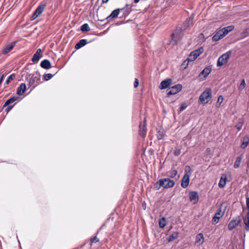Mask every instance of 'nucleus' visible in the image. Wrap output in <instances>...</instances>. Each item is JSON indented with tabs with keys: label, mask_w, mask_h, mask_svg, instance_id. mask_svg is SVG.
Wrapping results in <instances>:
<instances>
[{
	"label": "nucleus",
	"mask_w": 249,
	"mask_h": 249,
	"mask_svg": "<svg viewBox=\"0 0 249 249\" xmlns=\"http://www.w3.org/2000/svg\"><path fill=\"white\" fill-rule=\"evenodd\" d=\"M188 107L187 104L186 103H183L181 104V106L178 111V113H180L181 112L185 110Z\"/></svg>",
	"instance_id": "4c0bfd02"
},
{
	"label": "nucleus",
	"mask_w": 249,
	"mask_h": 249,
	"mask_svg": "<svg viewBox=\"0 0 249 249\" xmlns=\"http://www.w3.org/2000/svg\"><path fill=\"white\" fill-rule=\"evenodd\" d=\"M189 61H191V60H189L188 58L182 63V67L184 69H185L188 66Z\"/></svg>",
	"instance_id": "58836bf2"
},
{
	"label": "nucleus",
	"mask_w": 249,
	"mask_h": 249,
	"mask_svg": "<svg viewBox=\"0 0 249 249\" xmlns=\"http://www.w3.org/2000/svg\"><path fill=\"white\" fill-rule=\"evenodd\" d=\"M212 97V89L210 88H208L201 94L199 98V100L201 103L206 104L211 100Z\"/></svg>",
	"instance_id": "7ed1b4c3"
},
{
	"label": "nucleus",
	"mask_w": 249,
	"mask_h": 249,
	"mask_svg": "<svg viewBox=\"0 0 249 249\" xmlns=\"http://www.w3.org/2000/svg\"><path fill=\"white\" fill-rule=\"evenodd\" d=\"M223 101V97L222 96V95L219 96L217 101L216 103V107L217 108H219L220 107L221 104L222 103Z\"/></svg>",
	"instance_id": "c9c22d12"
},
{
	"label": "nucleus",
	"mask_w": 249,
	"mask_h": 249,
	"mask_svg": "<svg viewBox=\"0 0 249 249\" xmlns=\"http://www.w3.org/2000/svg\"><path fill=\"white\" fill-rule=\"evenodd\" d=\"M172 82V80L171 79H167L161 81L160 84V88L161 89H165L171 85Z\"/></svg>",
	"instance_id": "f3484780"
},
{
	"label": "nucleus",
	"mask_w": 249,
	"mask_h": 249,
	"mask_svg": "<svg viewBox=\"0 0 249 249\" xmlns=\"http://www.w3.org/2000/svg\"><path fill=\"white\" fill-rule=\"evenodd\" d=\"M163 137V135L162 133L161 134L159 133L158 134V135L157 136V138H158V140H160L162 139Z\"/></svg>",
	"instance_id": "de8ad7c7"
},
{
	"label": "nucleus",
	"mask_w": 249,
	"mask_h": 249,
	"mask_svg": "<svg viewBox=\"0 0 249 249\" xmlns=\"http://www.w3.org/2000/svg\"><path fill=\"white\" fill-rule=\"evenodd\" d=\"M245 86H246V83H245V80H244V79H243L241 81V82L240 83V88L243 89L245 88Z\"/></svg>",
	"instance_id": "c03bdc74"
},
{
	"label": "nucleus",
	"mask_w": 249,
	"mask_h": 249,
	"mask_svg": "<svg viewBox=\"0 0 249 249\" xmlns=\"http://www.w3.org/2000/svg\"><path fill=\"white\" fill-rule=\"evenodd\" d=\"M204 241V238L203 233H199L196 235V237L195 244H202Z\"/></svg>",
	"instance_id": "aec40b11"
},
{
	"label": "nucleus",
	"mask_w": 249,
	"mask_h": 249,
	"mask_svg": "<svg viewBox=\"0 0 249 249\" xmlns=\"http://www.w3.org/2000/svg\"><path fill=\"white\" fill-rule=\"evenodd\" d=\"M17 41H14L10 44L6 46L2 50V53L3 54H6L8 53L15 46Z\"/></svg>",
	"instance_id": "2eb2a0df"
},
{
	"label": "nucleus",
	"mask_w": 249,
	"mask_h": 249,
	"mask_svg": "<svg viewBox=\"0 0 249 249\" xmlns=\"http://www.w3.org/2000/svg\"><path fill=\"white\" fill-rule=\"evenodd\" d=\"M147 132V129L146 128V122L144 121V123L142 124V123L140 124L139 125V134L142 138H144Z\"/></svg>",
	"instance_id": "ddd939ff"
},
{
	"label": "nucleus",
	"mask_w": 249,
	"mask_h": 249,
	"mask_svg": "<svg viewBox=\"0 0 249 249\" xmlns=\"http://www.w3.org/2000/svg\"><path fill=\"white\" fill-rule=\"evenodd\" d=\"M87 43V41L86 39H81L78 42L75 46V48L76 49H79L80 48H82V47L84 46Z\"/></svg>",
	"instance_id": "393cba45"
},
{
	"label": "nucleus",
	"mask_w": 249,
	"mask_h": 249,
	"mask_svg": "<svg viewBox=\"0 0 249 249\" xmlns=\"http://www.w3.org/2000/svg\"><path fill=\"white\" fill-rule=\"evenodd\" d=\"M244 223L245 225V230L246 231H249V212H248L244 219Z\"/></svg>",
	"instance_id": "cd10ccee"
},
{
	"label": "nucleus",
	"mask_w": 249,
	"mask_h": 249,
	"mask_svg": "<svg viewBox=\"0 0 249 249\" xmlns=\"http://www.w3.org/2000/svg\"><path fill=\"white\" fill-rule=\"evenodd\" d=\"M41 50L40 49H38L36 53L34 54L32 58V61L34 63H37L38 62L39 60L40 59L41 57Z\"/></svg>",
	"instance_id": "a211bd4d"
},
{
	"label": "nucleus",
	"mask_w": 249,
	"mask_h": 249,
	"mask_svg": "<svg viewBox=\"0 0 249 249\" xmlns=\"http://www.w3.org/2000/svg\"><path fill=\"white\" fill-rule=\"evenodd\" d=\"M40 79V75L38 71H36L34 73L32 77L30 78L29 85L32 86L35 83H38Z\"/></svg>",
	"instance_id": "9d476101"
},
{
	"label": "nucleus",
	"mask_w": 249,
	"mask_h": 249,
	"mask_svg": "<svg viewBox=\"0 0 249 249\" xmlns=\"http://www.w3.org/2000/svg\"><path fill=\"white\" fill-rule=\"evenodd\" d=\"M139 85V80L137 78L135 79V81L134 83V86L135 88H137Z\"/></svg>",
	"instance_id": "a18cd8bd"
},
{
	"label": "nucleus",
	"mask_w": 249,
	"mask_h": 249,
	"mask_svg": "<svg viewBox=\"0 0 249 249\" xmlns=\"http://www.w3.org/2000/svg\"><path fill=\"white\" fill-rule=\"evenodd\" d=\"M202 53L200 49L196 50L191 52L189 56L188 59L191 60V61L195 60Z\"/></svg>",
	"instance_id": "f8f14e48"
},
{
	"label": "nucleus",
	"mask_w": 249,
	"mask_h": 249,
	"mask_svg": "<svg viewBox=\"0 0 249 249\" xmlns=\"http://www.w3.org/2000/svg\"><path fill=\"white\" fill-rule=\"evenodd\" d=\"M126 7H129V5L128 4H126Z\"/></svg>",
	"instance_id": "603ef678"
},
{
	"label": "nucleus",
	"mask_w": 249,
	"mask_h": 249,
	"mask_svg": "<svg viewBox=\"0 0 249 249\" xmlns=\"http://www.w3.org/2000/svg\"><path fill=\"white\" fill-rule=\"evenodd\" d=\"M183 36V31L181 29L176 30L175 33L171 35L173 41L175 42V44H177L182 38Z\"/></svg>",
	"instance_id": "423d86ee"
},
{
	"label": "nucleus",
	"mask_w": 249,
	"mask_h": 249,
	"mask_svg": "<svg viewBox=\"0 0 249 249\" xmlns=\"http://www.w3.org/2000/svg\"><path fill=\"white\" fill-rule=\"evenodd\" d=\"M193 18L192 17H189L187 18L186 21L182 24L181 28L179 29H181L182 31H183V30L187 28L190 26V22L192 21Z\"/></svg>",
	"instance_id": "5701e85b"
},
{
	"label": "nucleus",
	"mask_w": 249,
	"mask_h": 249,
	"mask_svg": "<svg viewBox=\"0 0 249 249\" xmlns=\"http://www.w3.org/2000/svg\"><path fill=\"white\" fill-rule=\"evenodd\" d=\"M212 71V66L210 65L206 67L203 71L200 73L199 76L201 75H203V77L206 78L208 77L209 74L211 73Z\"/></svg>",
	"instance_id": "4468645a"
},
{
	"label": "nucleus",
	"mask_w": 249,
	"mask_h": 249,
	"mask_svg": "<svg viewBox=\"0 0 249 249\" xmlns=\"http://www.w3.org/2000/svg\"><path fill=\"white\" fill-rule=\"evenodd\" d=\"M242 158H243V155H242L240 156H238L236 158V160L234 163V165H233L234 168H237L239 167L240 164L241 162V160H242Z\"/></svg>",
	"instance_id": "c85d7f7f"
},
{
	"label": "nucleus",
	"mask_w": 249,
	"mask_h": 249,
	"mask_svg": "<svg viewBox=\"0 0 249 249\" xmlns=\"http://www.w3.org/2000/svg\"><path fill=\"white\" fill-rule=\"evenodd\" d=\"M210 150V148H208L207 149V150Z\"/></svg>",
	"instance_id": "3c124183"
},
{
	"label": "nucleus",
	"mask_w": 249,
	"mask_h": 249,
	"mask_svg": "<svg viewBox=\"0 0 249 249\" xmlns=\"http://www.w3.org/2000/svg\"><path fill=\"white\" fill-rule=\"evenodd\" d=\"M181 153L180 149H176L174 152V154L176 156H178Z\"/></svg>",
	"instance_id": "a19ab883"
},
{
	"label": "nucleus",
	"mask_w": 249,
	"mask_h": 249,
	"mask_svg": "<svg viewBox=\"0 0 249 249\" xmlns=\"http://www.w3.org/2000/svg\"><path fill=\"white\" fill-rule=\"evenodd\" d=\"M224 36H225V35H224V34H222V30L220 29L216 32L213 36L212 39L213 41H217Z\"/></svg>",
	"instance_id": "dca6fc26"
},
{
	"label": "nucleus",
	"mask_w": 249,
	"mask_h": 249,
	"mask_svg": "<svg viewBox=\"0 0 249 249\" xmlns=\"http://www.w3.org/2000/svg\"><path fill=\"white\" fill-rule=\"evenodd\" d=\"M244 122H245V121H244V118H241L239 119L238 122L235 125L236 129L238 131L242 129V127L244 124Z\"/></svg>",
	"instance_id": "c756f323"
},
{
	"label": "nucleus",
	"mask_w": 249,
	"mask_h": 249,
	"mask_svg": "<svg viewBox=\"0 0 249 249\" xmlns=\"http://www.w3.org/2000/svg\"><path fill=\"white\" fill-rule=\"evenodd\" d=\"M81 30L83 32H88L90 30V28L87 23H85L81 26Z\"/></svg>",
	"instance_id": "f704fd0d"
},
{
	"label": "nucleus",
	"mask_w": 249,
	"mask_h": 249,
	"mask_svg": "<svg viewBox=\"0 0 249 249\" xmlns=\"http://www.w3.org/2000/svg\"><path fill=\"white\" fill-rule=\"evenodd\" d=\"M240 222L241 218L240 216H238L235 219H232L229 222L228 225V229L230 231L233 230L238 226Z\"/></svg>",
	"instance_id": "6e6552de"
},
{
	"label": "nucleus",
	"mask_w": 249,
	"mask_h": 249,
	"mask_svg": "<svg viewBox=\"0 0 249 249\" xmlns=\"http://www.w3.org/2000/svg\"><path fill=\"white\" fill-rule=\"evenodd\" d=\"M109 0H102V3H107V1H108Z\"/></svg>",
	"instance_id": "09e8293b"
},
{
	"label": "nucleus",
	"mask_w": 249,
	"mask_h": 249,
	"mask_svg": "<svg viewBox=\"0 0 249 249\" xmlns=\"http://www.w3.org/2000/svg\"><path fill=\"white\" fill-rule=\"evenodd\" d=\"M16 75L14 73H12L8 77L5 82V85H8L11 80H13L15 78Z\"/></svg>",
	"instance_id": "e433bc0d"
},
{
	"label": "nucleus",
	"mask_w": 249,
	"mask_h": 249,
	"mask_svg": "<svg viewBox=\"0 0 249 249\" xmlns=\"http://www.w3.org/2000/svg\"><path fill=\"white\" fill-rule=\"evenodd\" d=\"M224 213L222 212L221 208H219L216 213L212 219L213 223H217L219 221V219L223 216Z\"/></svg>",
	"instance_id": "1a4fd4ad"
},
{
	"label": "nucleus",
	"mask_w": 249,
	"mask_h": 249,
	"mask_svg": "<svg viewBox=\"0 0 249 249\" xmlns=\"http://www.w3.org/2000/svg\"><path fill=\"white\" fill-rule=\"evenodd\" d=\"M159 224L160 228H164L166 225V220L165 217H162L160 219Z\"/></svg>",
	"instance_id": "2f4dec72"
},
{
	"label": "nucleus",
	"mask_w": 249,
	"mask_h": 249,
	"mask_svg": "<svg viewBox=\"0 0 249 249\" xmlns=\"http://www.w3.org/2000/svg\"><path fill=\"white\" fill-rule=\"evenodd\" d=\"M40 66L44 69L48 70L51 68V64L49 60L44 59L41 61Z\"/></svg>",
	"instance_id": "6ab92c4d"
},
{
	"label": "nucleus",
	"mask_w": 249,
	"mask_h": 249,
	"mask_svg": "<svg viewBox=\"0 0 249 249\" xmlns=\"http://www.w3.org/2000/svg\"><path fill=\"white\" fill-rule=\"evenodd\" d=\"M182 86L181 84H177L170 88L167 92L168 96L174 95L180 91L182 89Z\"/></svg>",
	"instance_id": "0eeeda50"
},
{
	"label": "nucleus",
	"mask_w": 249,
	"mask_h": 249,
	"mask_svg": "<svg viewBox=\"0 0 249 249\" xmlns=\"http://www.w3.org/2000/svg\"><path fill=\"white\" fill-rule=\"evenodd\" d=\"M170 173V177L171 178H174L177 176L178 174V171L176 170H171Z\"/></svg>",
	"instance_id": "ea45409f"
},
{
	"label": "nucleus",
	"mask_w": 249,
	"mask_h": 249,
	"mask_svg": "<svg viewBox=\"0 0 249 249\" xmlns=\"http://www.w3.org/2000/svg\"><path fill=\"white\" fill-rule=\"evenodd\" d=\"M246 201L247 207L248 210V212H249V197L246 198Z\"/></svg>",
	"instance_id": "49530a36"
},
{
	"label": "nucleus",
	"mask_w": 249,
	"mask_h": 249,
	"mask_svg": "<svg viewBox=\"0 0 249 249\" xmlns=\"http://www.w3.org/2000/svg\"><path fill=\"white\" fill-rule=\"evenodd\" d=\"M192 171L190 166L186 165L185 167V174L181 179V186L183 188L188 187L190 181V176Z\"/></svg>",
	"instance_id": "f03ea898"
},
{
	"label": "nucleus",
	"mask_w": 249,
	"mask_h": 249,
	"mask_svg": "<svg viewBox=\"0 0 249 249\" xmlns=\"http://www.w3.org/2000/svg\"><path fill=\"white\" fill-rule=\"evenodd\" d=\"M26 89V86L25 84L22 83L20 85L17 89V94L19 95H22Z\"/></svg>",
	"instance_id": "412c9836"
},
{
	"label": "nucleus",
	"mask_w": 249,
	"mask_h": 249,
	"mask_svg": "<svg viewBox=\"0 0 249 249\" xmlns=\"http://www.w3.org/2000/svg\"><path fill=\"white\" fill-rule=\"evenodd\" d=\"M46 6V2H42L39 6H38L34 12L33 16L31 17V19L34 20L37 18L42 13Z\"/></svg>",
	"instance_id": "39448f33"
},
{
	"label": "nucleus",
	"mask_w": 249,
	"mask_h": 249,
	"mask_svg": "<svg viewBox=\"0 0 249 249\" xmlns=\"http://www.w3.org/2000/svg\"><path fill=\"white\" fill-rule=\"evenodd\" d=\"M249 143V137L248 135H245L243 138V142L240 145V147L242 149H245L246 148Z\"/></svg>",
	"instance_id": "4be33fe9"
},
{
	"label": "nucleus",
	"mask_w": 249,
	"mask_h": 249,
	"mask_svg": "<svg viewBox=\"0 0 249 249\" xmlns=\"http://www.w3.org/2000/svg\"><path fill=\"white\" fill-rule=\"evenodd\" d=\"M99 241V239L96 236L94 237L91 238L90 242L91 243H96Z\"/></svg>",
	"instance_id": "79ce46f5"
},
{
	"label": "nucleus",
	"mask_w": 249,
	"mask_h": 249,
	"mask_svg": "<svg viewBox=\"0 0 249 249\" xmlns=\"http://www.w3.org/2000/svg\"><path fill=\"white\" fill-rule=\"evenodd\" d=\"M178 237V232H174V233L170 235L167 238L168 242H170Z\"/></svg>",
	"instance_id": "7c9ffc66"
},
{
	"label": "nucleus",
	"mask_w": 249,
	"mask_h": 249,
	"mask_svg": "<svg viewBox=\"0 0 249 249\" xmlns=\"http://www.w3.org/2000/svg\"><path fill=\"white\" fill-rule=\"evenodd\" d=\"M189 199L194 204L196 203L199 199L198 193L196 191H191L189 194Z\"/></svg>",
	"instance_id": "9b49d317"
},
{
	"label": "nucleus",
	"mask_w": 249,
	"mask_h": 249,
	"mask_svg": "<svg viewBox=\"0 0 249 249\" xmlns=\"http://www.w3.org/2000/svg\"><path fill=\"white\" fill-rule=\"evenodd\" d=\"M231 55V51H228L227 53L221 55L218 59L217 62V66L221 67L224 64H226L228 62V61Z\"/></svg>",
	"instance_id": "20e7f679"
},
{
	"label": "nucleus",
	"mask_w": 249,
	"mask_h": 249,
	"mask_svg": "<svg viewBox=\"0 0 249 249\" xmlns=\"http://www.w3.org/2000/svg\"><path fill=\"white\" fill-rule=\"evenodd\" d=\"M139 1V0H134L135 3H138Z\"/></svg>",
	"instance_id": "8fccbe9b"
},
{
	"label": "nucleus",
	"mask_w": 249,
	"mask_h": 249,
	"mask_svg": "<svg viewBox=\"0 0 249 249\" xmlns=\"http://www.w3.org/2000/svg\"><path fill=\"white\" fill-rule=\"evenodd\" d=\"M14 107V105H8L7 106V107H6V108L5 109V111L7 112V113H8L12 109V108L13 107Z\"/></svg>",
	"instance_id": "37998d69"
},
{
	"label": "nucleus",
	"mask_w": 249,
	"mask_h": 249,
	"mask_svg": "<svg viewBox=\"0 0 249 249\" xmlns=\"http://www.w3.org/2000/svg\"><path fill=\"white\" fill-rule=\"evenodd\" d=\"M175 182L173 180L169 178H161L157 181L154 185L156 190H158L161 187L164 189H168L174 187Z\"/></svg>",
	"instance_id": "f257e3e1"
},
{
	"label": "nucleus",
	"mask_w": 249,
	"mask_h": 249,
	"mask_svg": "<svg viewBox=\"0 0 249 249\" xmlns=\"http://www.w3.org/2000/svg\"><path fill=\"white\" fill-rule=\"evenodd\" d=\"M18 96H13L11 98H10L9 99H8L6 102L5 103H4V104L3 105V107H7V106L8 105H10V104L13 103V102H14L15 101H16L17 100H18Z\"/></svg>",
	"instance_id": "bb28decb"
},
{
	"label": "nucleus",
	"mask_w": 249,
	"mask_h": 249,
	"mask_svg": "<svg viewBox=\"0 0 249 249\" xmlns=\"http://www.w3.org/2000/svg\"><path fill=\"white\" fill-rule=\"evenodd\" d=\"M56 71L54 74H52L51 73H47L44 75L43 79L44 81H48L51 79L56 73Z\"/></svg>",
	"instance_id": "72a5a7b5"
},
{
	"label": "nucleus",
	"mask_w": 249,
	"mask_h": 249,
	"mask_svg": "<svg viewBox=\"0 0 249 249\" xmlns=\"http://www.w3.org/2000/svg\"><path fill=\"white\" fill-rule=\"evenodd\" d=\"M120 9H116L113 10L110 15L107 18V19L108 20L110 18H117L120 13Z\"/></svg>",
	"instance_id": "b1692460"
},
{
	"label": "nucleus",
	"mask_w": 249,
	"mask_h": 249,
	"mask_svg": "<svg viewBox=\"0 0 249 249\" xmlns=\"http://www.w3.org/2000/svg\"><path fill=\"white\" fill-rule=\"evenodd\" d=\"M227 178L225 177L224 178L221 177L218 183V186L220 188H222L225 186L226 183Z\"/></svg>",
	"instance_id": "473e14b6"
},
{
	"label": "nucleus",
	"mask_w": 249,
	"mask_h": 249,
	"mask_svg": "<svg viewBox=\"0 0 249 249\" xmlns=\"http://www.w3.org/2000/svg\"><path fill=\"white\" fill-rule=\"evenodd\" d=\"M234 26L233 25H230L226 27H224L221 29L222 30V34H224L225 36L227 35L229 32H231L234 29Z\"/></svg>",
	"instance_id": "a878e982"
}]
</instances>
